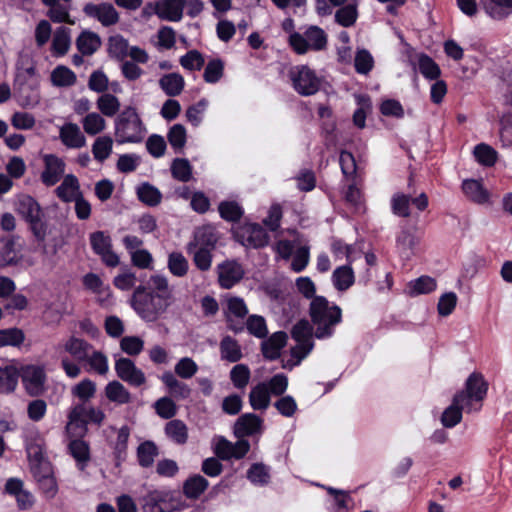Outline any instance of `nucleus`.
<instances>
[{
	"instance_id": "nucleus-1",
	"label": "nucleus",
	"mask_w": 512,
	"mask_h": 512,
	"mask_svg": "<svg viewBox=\"0 0 512 512\" xmlns=\"http://www.w3.org/2000/svg\"><path fill=\"white\" fill-rule=\"evenodd\" d=\"M148 285L135 288L130 305L143 321L156 322L172 304L173 294L167 277L162 274L152 275Z\"/></svg>"
},
{
	"instance_id": "nucleus-2",
	"label": "nucleus",
	"mask_w": 512,
	"mask_h": 512,
	"mask_svg": "<svg viewBox=\"0 0 512 512\" xmlns=\"http://www.w3.org/2000/svg\"><path fill=\"white\" fill-rule=\"evenodd\" d=\"M311 322L315 326L317 339H328L335 333V328L342 321V310L324 296L314 297L309 306Z\"/></svg>"
},
{
	"instance_id": "nucleus-3",
	"label": "nucleus",
	"mask_w": 512,
	"mask_h": 512,
	"mask_svg": "<svg viewBox=\"0 0 512 512\" xmlns=\"http://www.w3.org/2000/svg\"><path fill=\"white\" fill-rule=\"evenodd\" d=\"M92 348L91 343L75 335L69 336L54 347L60 359V366L68 378L75 379L81 375V363Z\"/></svg>"
},
{
	"instance_id": "nucleus-4",
	"label": "nucleus",
	"mask_w": 512,
	"mask_h": 512,
	"mask_svg": "<svg viewBox=\"0 0 512 512\" xmlns=\"http://www.w3.org/2000/svg\"><path fill=\"white\" fill-rule=\"evenodd\" d=\"M146 132L143 121L132 106L125 107L115 118L114 135L118 144L140 143Z\"/></svg>"
},
{
	"instance_id": "nucleus-5",
	"label": "nucleus",
	"mask_w": 512,
	"mask_h": 512,
	"mask_svg": "<svg viewBox=\"0 0 512 512\" xmlns=\"http://www.w3.org/2000/svg\"><path fill=\"white\" fill-rule=\"evenodd\" d=\"M488 384L480 373H472L466 380L465 388L456 393L453 402L462 412H478L482 408V403L486 397Z\"/></svg>"
},
{
	"instance_id": "nucleus-6",
	"label": "nucleus",
	"mask_w": 512,
	"mask_h": 512,
	"mask_svg": "<svg viewBox=\"0 0 512 512\" xmlns=\"http://www.w3.org/2000/svg\"><path fill=\"white\" fill-rule=\"evenodd\" d=\"M289 44L297 54H305L310 49L320 51L327 45V35L318 26H310L303 34L291 33Z\"/></svg>"
},
{
	"instance_id": "nucleus-7",
	"label": "nucleus",
	"mask_w": 512,
	"mask_h": 512,
	"mask_svg": "<svg viewBox=\"0 0 512 512\" xmlns=\"http://www.w3.org/2000/svg\"><path fill=\"white\" fill-rule=\"evenodd\" d=\"M17 210L30 224L36 239L44 241L47 234V225L42 220L43 213L39 203L33 197L24 195L18 201Z\"/></svg>"
},
{
	"instance_id": "nucleus-8",
	"label": "nucleus",
	"mask_w": 512,
	"mask_h": 512,
	"mask_svg": "<svg viewBox=\"0 0 512 512\" xmlns=\"http://www.w3.org/2000/svg\"><path fill=\"white\" fill-rule=\"evenodd\" d=\"M294 90L302 96H310L318 92L321 80L315 71L305 65L294 66L289 71Z\"/></svg>"
},
{
	"instance_id": "nucleus-9",
	"label": "nucleus",
	"mask_w": 512,
	"mask_h": 512,
	"mask_svg": "<svg viewBox=\"0 0 512 512\" xmlns=\"http://www.w3.org/2000/svg\"><path fill=\"white\" fill-rule=\"evenodd\" d=\"M211 446L214 454L221 460L242 459L250 450L247 440L241 439L232 443L221 435L213 437Z\"/></svg>"
},
{
	"instance_id": "nucleus-10",
	"label": "nucleus",
	"mask_w": 512,
	"mask_h": 512,
	"mask_svg": "<svg viewBox=\"0 0 512 512\" xmlns=\"http://www.w3.org/2000/svg\"><path fill=\"white\" fill-rule=\"evenodd\" d=\"M248 312V307L242 298L236 296L227 298L224 310L227 328L235 334L243 332Z\"/></svg>"
},
{
	"instance_id": "nucleus-11",
	"label": "nucleus",
	"mask_w": 512,
	"mask_h": 512,
	"mask_svg": "<svg viewBox=\"0 0 512 512\" xmlns=\"http://www.w3.org/2000/svg\"><path fill=\"white\" fill-rule=\"evenodd\" d=\"M175 508L174 493L167 489L149 491L143 498L145 512H172Z\"/></svg>"
},
{
	"instance_id": "nucleus-12",
	"label": "nucleus",
	"mask_w": 512,
	"mask_h": 512,
	"mask_svg": "<svg viewBox=\"0 0 512 512\" xmlns=\"http://www.w3.org/2000/svg\"><path fill=\"white\" fill-rule=\"evenodd\" d=\"M84 14L98 21L103 27L116 25L120 20V15L114 5L109 2L86 3L83 7Z\"/></svg>"
},
{
	"instance_id": "nucleus-13",
	"label": "nucleus",
	"mask_w": 512,
	"mask_h": 512,
	"mask_svg": "<svg viewBox=\"0 0 512 512\" xmlns=\"http://www.w3.org/2000/svg\"><path fill=\"white\" fill-rule=\"evenodd\" d=\"M291 336L297 342L293 354L300 359L305 358L314 347L312 326L309 321L306 319L298 321L291 330Z\"/></svg>"
},
{
	"instance_id": "nucleus-14",
	"label": "nucleus",
	"mask_w": 512,
	"mask_h": 512,
	"mask_svg": "<svg viewBox=\"0 0 512 512\" xmlns=\"http://www.w3.org/2000/svg\"><path fill=\"white\" fill-rule=\"evenodd\" d=\"M428 203L425 193L414 198L404 193H395L391 198V210L394 215L406 218L411 215L410 204H413L418 211H424Z\"/></svg>"
},
{
	"instance_id": "nucleus-15",
	"label": "nucleus",
	"mask_w": 512,
	"mask_h": 512,
	"mask_svg": "<svg viewBox=\"0 0 512 512\" xmlns=\"http://www.w3.org/2000/svg\"><path fill=\"white\" fill-rule=\"evenodd\" d=\"M93 251L101 257V260L109 267H116L120 263L119 256L112 251V241L109 235L103 231H96L89 237Z\"/></svg>"
},
{
	"instance_id": "nucleus-16",
	"label": "nucleus",
	"mask_w": 512,
	"mask_h": 512,
	"mask_svg": "<svg viewBox=\"0 0 512 512\" xmlns=\"http://www.w3.org/2000/svg\"><path fill=\"white\" fill-rule=\"evenodd\" d=\"M237 240L246 247L261 248L268 244L269 236L266 230L257 223H247L236 232Z\"/></svg>"
},
{
	"instance_id": "nucleus-17",
	"label": "nucleus",
	"mask_w": 512,
	"mask_h": 512,
	"mask_svg": "<svg viewBox=\"0 0 512 512\" xmlns=\"http://www.w3.org/2000/svg\"><path fill=\"white\" fill-rule=\"evenodd\" d=\"M43 162L44 169L41 172L40 179L45 186H54L65 176V162L55 154L44 155Z\"/></svg>"
},
{
	"instance_id": "nucleus-18",
	"label": "nucleus",
	"mask_w": 512,
	"mask_h": 512,
	"mask_svg": "<svg viewBox=\"0 0 512 512\" xmlns=\"http://www.w3.org/2000/svg\"><path fill=\"white\" fill-rule=\"evenodd\" d=\"M115 372L117 376L131 386L139 387L146 382L144 372L129 359L121 357L115 361Z\"/></svg>"
},
{
	"instance_id": "nucleus-19",
	"label": "nucleus",
	"mask_w": 512,
	"mask_h": 512,
	"mask_svg": "<svg viewBox=\"0 0 512 512\" xmlns=\"http://www.w3.org/2000/svg\"><path fill=\"white\" fill-rule=\"evenodd\" d=\"M218 283L224 289L235 286L244 276V268L236 260H226L217 266Z\"/></svg>"
},
{
	"instance_id": "nucleus-20",
	"label": "nucleus",
	"mask_w": 512,
	"mask_h": 512,
	"mask_svg": "<svg viewBox=\"0 0 512 512\" xmlns=\"http://www.w3.org/2000/svg\"><path fill=\"white\" fill-rule=\"evenodd\" d=\"M21 377L26 392L30 396H39L42 394L46 379L43 368L35 365H28L22 369Z\"/></svg>"
},
{
	"instance_id": "nucleus-21",
	"label": "nucleus",
	"mask_w": 512,
	"mask_h": 512,
	"mask_svg": "<svg viewBox=\"0 0 512 512\" xmlns=\"http://www.w3.org/2000/svg\"><path fill=\"white\" fill-rule=\"evenodd\" d=\"M218 242L215 229L210 225L198 227L192 239L186 244V249H207L214 251Z\"/></svg>"
},
{
	"instance_id": "nucleus-22",
	"label": "nucleus",
	"mask_w": 512,
	"mask_h": 512,
	"mask_svg": "<svg viewBox=\"0 0 512 512\" xmlns=\"http://www.w3.org/2000/svg\"><path fill=\"white\" fill-rule=\"evenodd\" d=\"M59 139L68 149H80L86 145V137L80 127L72 122L63 124L59 129Z\"/></svg>"
},
{
	"instance_id": "nucleus-23",
	"label": "nucleus",
	"mask_w": 512,
	"mask_h": 512,
	"mask_svg": "<svg viewBox=\"0 0 512 512\" xmlns=\"http://www.w3.org/2000/svg\"><path fill=\"white\" fill-rule=\"evenodd\" d=\"M88 406L84 403L75 405L68 414L66 432L69 435H81L86 432Z\"/></svg>"
},
{
	"instance_id": "nucleus-24",
	"label": "nucleus",
	"mask_w": 512,
	"mask_h": 512,
	"mask_svg": "<svg viewBox=\"0 0 512 512\" xmlns=\"http://www.w3.org/2000/svg\"><path fill=\"white\" fill-rule=\"evenodd\" d=\"M25 449L29 464L47 459L45 456V440L37 430L26 435Z\"/></svg>"
},
{
	"instance_id": "nucleus-25",
	"label": "nucleus",
	"mask_w": 512,
	"mask_h": 512,
	"mask_svg": "<svg viewBox=\"0 0 512 512\" xmlns=\"http://www.w3.org/2000/svg\"><path fill=\"white\" fill-rule=\"evenodd\" d=\"M55 194L62 202L70 203L74 202L83 193L78 178L74 174H67L55 189Z\"/></svg>"
},
{
	"instance_id": "nucleus-26",
	"label": "nucleus",
	"mask_w": 512,
	"mask_h": 512,
	"mask_svg": "<svg viewBox=\"0 0 512 512\" xmlns=\"http://www.w3.org/2000/svg\"><path fill=\"white\" fill-rule=\"evenodd\" d=\"M182 0L156 1V15L159 19L169 22H179L183 18Z\"/></svg>"
},
{
	"instance_id": "nucleus-27",
	"label": "nucleus",
	"mask_w": 512,
	"mask_h": 512,
	"mask_svg": "<svg viewBox=\"0 0 512 512\" xmlns=\"http://www.w3.org/2000/svg\"><path fill=\"white\" fill-rule=\"evenodd\" d=\"M288 336L283 331H277L270 337L264 338L261 343V351L263 356L268 360H276L281 355V350L287 343Z\"/></svg>"
},
{
	"instance_id": "nucleus-28",
	"label": "nucleus",
	"mask_w": 512,
	"mask_h": 512,
	"mask_svg": "<svg viewBox=\"0 0 512 512\" xmlns=\"http://www.w3.org/2000/svg\"><path fill=\"white\" fill-rule=\"evenodd\" d=\"M86 372L105 376L109 371L107 356L100 350L92 348L81 363Z\"/></svg>"
},
{
	"instance_id": "nucleus-29",
	"label": "nucleus",
	"mask_w": 512,
	"mask_h": 512,
	"mask_svg": "<svg viewBox=\"0 0 512 512\" xmlns=\"http://www.w3.org/2000/svg\"><path fill=\"white\" fill-rule=\"evenodd\" d=\"M414 227L403 226L396 236V248L402 257L409 258L418 244Z\"/></svg>"
},
{
	"instance_id": "nucleus-30",
	"label": "nucleus",
	"mask_w": 512,
	"mask_h": 512,
	"mask_svg": "<svg viewBox=\"0 0 512 512\" xmlns=\"http://www.w3.org/2000/svg\"><path fill=\"white\" fill-rule=\"evenodd\" d=\"M72 0H42L49 7L47 16L54 23H72L70 21V10Z\"/></svg>"
},
{
	"instance_id": "nucleus-31",
	"label": "nucleus",
	"mask_w": 512,
	"mask_h": 512,
	"mask_svg": "<svg viewBox=\"0 0 512 512\" xmlns=\"http://www.w3.org/2000/svg\"><path fill=\"white\" fill-rule=\"evenodd\" d=\"M116 432V438L112 442V449L117 465L121 464L127 457L128 441L131 428L123 425L120 428H112Z\"/></svg>"
},
{
	"instance_id": "nucleus-32",
	"label": "nucleus",
	"mask_w": 512,
	"mask_h": 512,
	"mask_svg": "<svg viewBox=\"0 0 512 512\" xmlns=\"http://www.w3.org/2000/svg\"><path fill=\"white\" fill-rule=\"evenodd\" d=\"M262 419L254 413L242 414L235 423L238 436H251L261 431Z\"/></svg>"
},
{
	"instance_id": "nucleus-33",
	"label": "nucleus",
	"mask_w": 512,
	"mask_h": 512,
	"mask_svg": "<svg viewBox=\"0 0 512 512\" xmlns=\"http://www.w3.org/2000/svg\"><path fill=\"white\" fill-rule=\"evenodd\" d=\"M160 379L172 397L185 400L191 396V388L185 382L178 380L172 372H164Z\"/></svg>"
},
{
	"instance_id": "nucleus-34",
	"label": "nucleus",
	"mask_w": 512,
	"mask_h": 512,
	"mask_svg": "<svg viewBox=\"0 0 512 512\" xmlns=\"http://www.w3.org/2000/svg\"><path fill=\"white\" fill-rule=\"evenodd\" d=\"M221 360L229 363H237L243 358V352L239 342L230 335L224 336L219 343Z\"/></svg>"
},
{
	"instance_id": "nucleus-35",
	"label": "nucleus",
	"mask_w": 512,
	"mask_h": 512,
	"mask_svg": "<svg viewBox=\"0 0 512 512\" xmlns=\"http://www.w3.org/2000/svg\"><path fill=\"white\" fill-rule=\"evenodd\" d=\"M71 46V29L65 26L58 27L53 34L51 53L54 57H62L67 54Z\"/></svg>"
},
{
	"instance_id": "nucleus-36",
	"label": "nucleus",
	"mask_w": 512,
	"mask_h": 512,
	"mask_svg": "<svg viewBox=\"0 0 512 512\" xmlns=\"http://www.w3.org/2000/svg\"><path fill=\"white\" fill-rule=\"evenodd\" d=\"M266 383L259 382L249 392V404L253 410H266L271 403V394Z\"/></svg>"
},
{
	"instance_id": "nucleus-37",
	"label": "nucleus",
	"mask_w": 512,
	"mask_h": 512,
	"mask_svg": "<svg viewBox=\"0 0 512 512\" xmlns=\"http://www.w3.org/2000/svg\"><path fill=\"white\" fill-rule=\"evenodd\" d=\"M327 492L332 496L328 509L330 512H350V506L353 500L349 492L344 490H338L333 487H325Z\"/></svg>"
},
{
	"instance_id": "nucleus-38",
	"label": "nucleus",
	"mask_w": 512,
	"mask_h": 512,
	"mask_svg": "<svg viewBox=\"0 0 512 512\" xmlns=\"http://www.w3.org/2000/svg\"><path fill=\"white\" fill-rule=\"evenodd\" d=\"M350 264L339 266L332 273L331 280L337 291H346L355 282L354 271Z\"/></svg>"
},
{
	"instance_id": "nucleus-39",
	"label": "nucleus",
	"mask_w": 512,
	"mask_h": 512,
	"mask_svg": "<svg viewBox=\"0 0 512 512\" xmlns=\"http://www.w3.org/2000/svg\"><path fill=\"white\" fill-rule=\"evenodd\" d=\"M159 86L167 96L175 97L182 93L185 80L179 73H168L159 79Z\"/></svg>"
},
{
	"instance_id": "nucleus-40",
	"label": "nucleus",
	"mask_w": 512,
	"mask_h": 512,
	"mask_svg": "<svg viewBox=\"0 0 512 512\" xmlns=\"http://www.w3.org/2000/svg\"><path fill=\"white\" fill-rule=\"evenodd\" d=\"M462 190L465 196L477 204H485L489 201V193L481 182L474 179L464 180Z\"/></svg>"
},
{
	"instance_id": "nucleus-41",
	"label": "nucleus",
	"mask_w": 512,
	"mask_h": 512,
	"mask_svg": "<svg viewBox=\"0 0 512 512\" xmlns=\"http://www.w3.org/2000/svg\"><path fill=\"white\" fill-rule=\"evenodd\" d=\"M158 455L159 448L154 441L146 440L137 447V461L142 468L152 467Z\"/></svg>"
},
{
	"instance_id": "nucleus-42",
	"label": "nucleus",
	"mask_w": 512,
	"mask_h": 512,
	"mask_svg": "<svg viewBox=\"0 0 512 512\" xmlns=\"http://www.w3.org/2000/svg\"><path fill=\"white\" fill-rule=\"evenodd\" d=\"M68 450L75 459L79 470L83 471L90 461V448L87 442L81 439L70 441Z\"/></svg>"
},
{
	"instance_id": "nucleus-43",
	"label": "nucleus",
	"mask_w": 512,
	"mask_h": 512,
	"mask_svg": "<svg viewBox=\"0 0 512 512\" xmlns=\"http://www.w3.org/2000/svg\"><path fill=\"white\" fill-rule=\"evenodd\" d=\"M101 46V39L97 33L83 31L76 39V47L82 55L90 56Z\"/></svg>"
},
{
	"instance_id": "nucleus-44",
	"label": "nucleus",
	"mask_w": 512,
	"mask_h": 512,
	"mask_svg": "<svg viewBox=\"0 0 512 512\" xmlns=\"http://www.w3.org/2000/svg\"><path fill=\"white\" fill-rule=\"evenodd\" d=\"M138 199L149 207H155L162 201V193L154 185L145 182L140 184L136 189Z\"/></svg>"
},
{
	"instance_id": "nucleus-45",
	"label": "nucleus",
	"mask_w": 512,
	"mask_h": 512,
	"mask_svg": "<svg viewBox=\"0 0 512 512\" xmlns=\"http://www.w3.org/2000/svg\"><path fill=\"white\" fill-rule=\"evenodd\" d=\"M482 4L493 19H502L512 13V0H482Z\"/></svg>"
},
{
	"instance_id": "nucleus-46",
	"label": "nucleus",
	"mask_w": 512,
	"mask_h": 512,
	"mask_svg": "<svg viewBox=\"0 0 512 512\" xmlns=\"http://www.w3.org/2000/svg\"><path fill=\"white\" fill-rule=\"evenodd\" d=\"M166 436L175 444L183 445L188 440V429L186 424L179 420H170L165 425Z\"/></svg>"
},
{
	"instance_id": "nucleus-47",
	"label": "nucleus",
	"mask_w": 512,
	"mask_h": 512,
	"mask_svg": "<svg viewBox=\"0 0 512 512\" xmlns=\"http://www.w3.org/2000/svg\"><path fill=\"white\" fill-rule=\"evenodd\" d=\"M355 100L358 107L353 113V123L357 128L363 129L366 125V117L372 108L371 99L368 95L356 94Z\"/></svg>"
},
{
	"instance_id": "nucleus-48",
	"label": "nucleus",
	"mask_w": 512,
	"mask_h": 512,
	"mask_svg": "<svg viewBox=\"0 0 512 512\" xmlns=\"http://www.w3.org/2000/svg\"><path fill=\"white\" fill-rule=\"evenodd\" d=\"M50 79L55 87H70L77 81L76 74L64 65L56 66L51 72Z\"/></svg>"
},
{
	"instance_id": "nucleus-49",
	"label": "nucleus",
	"mask_w": 512,
	"mask_h": 512,
	"mask_svg": "<svg viewBox=\"0 0 512 512\" xmlns=\"http://www.w3.org/2000/svg\"><path fill=\"white\" fill-rule=\"evenodd\" d=\"M167 268L173 276L182 278L189 271V262L181 252L173 251L168 254Z\"/></svg>"
},
{
	"instance_id": "nucleus-50",
	"label": "nucleus",
	"mask_w": 512,
	"mask_h": 512,
	"mask_svg": "<svg viewBox=\"0 0 512 512\" xmlns=\"http://www.w3.org/2000/svg\"><path fill=\"white\" fill-rule=\"evenodd\" d=\"M247 479L255 486H266L271 479V468L263 463H253L247 470Z\"/></svg>"
},
{
	"instance_id": "nucleus-51",
	"label": "nucleus",
	"mask_w": 512,
	"mask_h": 512,
	"mask_svg": "<svg viewBox=\"0 0 512 512\" xmlns=\"http://www.w3.org/2000/svg\"><path fill=\"white\" fill-rule=\"evenodd\" d=\"M105 395L109 401L122 405L131 400L130 392L119 381H111L105 387Z\"/></svg>"
},
{
	"instance_id": "nucleus-52",
	"label": "nucleus",
	"mask_w": 512,
	"mask_h": 512,
	"mask_svg": "<svg viewBox=\"0 0 512 512\" xmlns=\"http://www.w3.org/2000/svg\"><path fill=\"white\" fill-rule=\"evenodd\" d=\"M19 372L13 366L0 367V393H12L18 384Z\"/></svg>"
},
{
	"instance_id": "nucleus-53",
	"label": "nucleus",
	"mask_w": 512,
	"mask_h": 512,
	"mask_svg": "<svg viewBox=\"0 0 512 512\" xmlns=\"http://www.w3.org/2000/svg\"><path fill=\"white\" fill-rule=\"evenodd\" d=\"M229 378L234 388L244 391L251 379L250 368L246 364H236L230 370Z\"/></svg>"
},
{
	"instance_id": "nucleus-54",
	"label": "nucleus",
	"mask_w": 512,
	"mask_h": 512,
	"mask_svg": "<svg viewBox=\"0 0 512 512\" xmlns=\"http://www.w3.org/2000/svg\"><path fill=\"white\" fill-rule=\"evenodd\" d=\"M208 481L201 475L189 477L183 485V492L189 499L198 498L208 487Z\"/></svg>"
},
{
	"instance_id": "nucleus-55",
	"label": "nucleus",
	"mask_w": 512,
	"mask_h": 512,
	"mask_svg": "<svg viewBox=\"0 0 512 512\" xmlns=\"http://www.w3.org/2000/svg\"><path fill=\"white\" fill-rule=\"evenodd\" d=\"M437 287L436 281L430 276H421L408 284V294L412 297L421 294H428Z\"/></svg>"
},
{
	"instance_id": "nucleus-56",
	"label": "nucleus",
	"mask_w": 512,
	"mask_h": 512,
	"mask_svg": "<svg viewBox=\"0 0 512 512\" xmlns=\"http://www.w3.org/2000/svg\"><path fill=\"white\" fill-rule=\"evenodd\" d=\"M113 140L110 136L97 137L92 145V154L95 160L102 163L108 159L112 153Z\"/></svg>"
},
{
	"instance_id": "nucleus-57",
	"label": "nucleus",
	"mask_w": 512,
	"mask_h": 512,
	"mask_svg": "<svg viewBox=\"0 0 512 512\" xmlns=\"http://www.w3.org/2000/svg\"><path fill=\"white\" fill-rule=\"evenodd\" d=\"M335 22L342 27L353 26L358 18V9L356 3H349L340 7L335 12Z\"/></svg>"
},
{
	"instance_id": "nucleus-58",
	"label": "nucleus",
	"mask_w": 512,
	"mask_h": 512,
	"mask_svg": "<svg viewBox=\"0 0 512 512\" xmlns=\"http://www.w3.org/2000/svg\"><path fill=\"white\" fill-rule=\"evenodd\" d=\"M186 252L192 257V261L198 270L206 272L211 269L213 262V251L195 248L186 249Z\"/></svg>"
},
{
	"instance_id": "nucleus-59",
	"label": "nucleus",
	"mask_w": 512,
	"mask_h": 512,
	"mask_svg": "<svg viewBox=\"0 0 512 512\" xmlns=\"http://www.w3.org/2000/svg\"><path fill=\"white\" fill-rule=\"evenodd\" d=\"M167 139L175 153L183 150L187 142V131L182 124H174L167 133Z\"/></svg>"
},
{
	"instance_id": "nucleus-60",
	"label": "nucleus",
	"mask_w": 512,
	"mask_h": 512,
	"mask_svg": "<svg viewBox=\"0 0 512 512\" xmlns=\"http://www.w3.org/2000/svg\"><path fill=\"white\" fill-rule=\"evenodd\" d=\"M245 328L252 336L264 339L268 335V329L264 317L260 315H250L245 319Z\"/></svg>"
},
{
	"instance_id": "nucleus-61",
	"label": "nucleus",
	"mask_w": 512,
	"mask_h": 512,
	"mask_svg": "<svg viewBox=\"0 0 512 512\" xmlns=\"http://www.w3.org/2000/svg\"><path fill=\"white\" fill-rule=\"evenodd\" d=\"M97 108L104 116L113 117L120 109V102L115 95L103 93L97 100Z\"/></svg>"
},
{
	"instance_id": "nucleus-62",
	"label": "nucleus",
	"mask_w": 512,
	"mask_h": 512,
	"mask_svg": "<svg viewBox=\"0 0 512 512\" xmlns=\"http://www.w3.org/2000/svg\"><path fill=\"white\" fill-rule=\"evenodd\" d=\"M170 170L173 178L178 181L188 182L192 178V166L186 158L174 159Z\"/></svg>"
},
{
	"instance_id": "nucleus-63",
	"label": "nucleus",
	"mask_w": 512,
	"mask_h": 512,
	"mask_svg": "<svg viewBox=\"0 0 512 512\" xmlns=\"http://www.w3.org/2000/svg\"><path fill=\"white\" fill-rule=\"evenodd\" d=\"M82 125L88 135L94 136L106 128V121L99 113L91 112L83 118Z\"/></svg>"
},
{
	"instance_id": "nucleus-64",
	"label": "nucleus",
	"mask_w": 512,
	"mask_h": 512,
	"mask_svg": "<svg viewBox=\"0 0 512 512\" xmlns=\"http://www.w3.org/2000/svg\"><path fill=\"white\" fill-rule=\"evenodd\" d=\"M498 93L506 105L512 106V70L504 72L500 77Z\"/></svg>"
}]
</instances>
